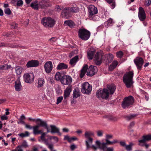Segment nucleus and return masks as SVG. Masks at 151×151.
Instances as JSON below:
<instances>
[{
	"instance_id": "obj_50",
	"label": "nucleus",
	"mask_w": 151,
	"mask_h": 151,
	"mask_svg": "<svg viewBox=\"0 0 151 151\" xmlns=\"http://www.w3.org/2000/svg\"><path fill=\"white\" fill-rule=\"evenodd\" d=\"M136 114H132L129 115V116H127L126 117L127 119L128 120H130L131 119H132L134 118L136 116Z\"/></svg>"
},
{
	"instance_id": "obj_53",
	"label": "nucleus",
	"mask_w": 151,
	"mask_h": 151,
	"mask_svg": "<svg viewBox=\"0 0 151 151\" xmlns=\"http://www.w3.org/2000/svg\"><path fill=\"white\" fill-rule=\"evenodd\" d=\"M113 137V136L111 134H106V136L105 140H109Z\"/></svg>"
},
{
	"instance_id": "obj_20",
	"label": "nucleus",
	"mask_w": 151,
	"mask_h": 151,
	"mask_svg": "<svg viewBox=\"0 0 151 151\" xmlns=\"http://www.w3.org/2000/svg\"><path fill=\"white\" fill-rule=\"evenodd\" d=\"M150 139H151V135L143 136V137L142 139L139 140V145L143 146V145L142 144V143H144L145 142L149 141Z\"/></svg>"
},
{
	"instance_id": "obj_18",
	"label": "nucleus",
	"mask_w": 151,
	"mask_h": 151,
	"mask_svg": "<svg viewBox=\"0 0 151 151\" xmlns=\"http://www.w3.org/2000/svg\"><path fill=\"white\" fill-rule=\"evenodd\" d=\"M95 51V50L93 48L88 49L87 52V56L89 59L92 60L93 58Z\"/></svg>"
},
{
	"instance_id": "obj_62",
	"label": "nucleus",
	"mask_w": 151,
	"mask_h": 151,
	"mask_svg": "<svg viewBox=\"0 0 151 151\" xmlns=\"http://www.w3.org/2000/svg\"><path fill=\"white\" fill-rule=\"evenodd\" d=\"M25 127L27 128H28L29 129H31L33 128V126H31L30 125L25 124Z\"/></svg>"
},
{
	"instance_id": "obj_6",
	"label": "nucleus",
	"mask_w": 151,
	"mask_h": 151,
	"mask_svg": "<svg viewBox=\"0 0 151 151\" xmlns=\"http://www.w3.org/2000/svg\"><path fill=\"white\" fill-rule=\"evenodd\" d=\"M55 22L54 20L50 17H45L42 20L43 25L46 27H52L54 25Z\"/></svg>"
},
{
	"instance_id": "obj_5",
	"label": "nucleus",
	"mask_w": 151,
	"mask_h": 151,
	"mask_svg": "<svg viewBox=\"0 0 151 151\" xmlns=\"http://www.w3.org/2000/svg\"><path fill=\"white\" fill-rule=\"evenodd\" d=\"M78 35L79 38L84 40H87L90 36V32L84 29H81L78 31Z\"/></svg>"
},
{
	"instance_id": "obj_26",
	"label": "nucleus",
	"mask_w": 151,
	"mask_h": 151,
	"mask_svg": "<svg viewBox=\"0 0 151 151\" xmlns=\"http://www.w3.org/2000/svg\"><path fill=\"white\" fill-rule=\"evenodd\" d=\"M15 72L17 75H20L23 70V68L21 66L19 65L16 66L15 67Z\"/></svg>"
},
{
	"instance_id": "obj_28",
	"label": "nucleus",
	"mask_w": 151,
	"mask_h": 151,
	"mask_svg": "<svg viewBox=\"0 0 151 151\" xmlns=\"http://www.w3.org/2000/svg\"><path fill=\"white\" fill-rule=\"evenodd\" d=\"M78 59V56H76L73 58L70 61V65L74 66L77 63Z\"/></svg>"
},
{
	"instance_id": "obj_57",
	"label": "nucleus",
	"mask_w": 151,
	"mask_h": 151,
	"mask_svg": "<svg viewBox=\"0 0 151 151\" xmlns=\"http://www.w3.org/2000/svg\"><path fill=\"white\" fill-rule=\"evenodd\" d=\"M76 146L73 144L71 145L70 146V149L72 150H74V149L76 148Z\"/></svg>"
},
{
	"instance_id": "obj_49",
	"label": "nucleus",
	"mask_w": 151,
	"mask_h": 151,
	"mask_svg": "<svg viewBox=\"0 0 151 151\" xmlns=\"http://www.w3.org/2000/svg\"><path fill=\"white\" fill-rule=\"evenodd\" d=\"M23 4V2L22 0H19L17 1V6H21Z\"/></svg>"
},
{
	"instance_id": "obj_12",
	"label": "nucleus",
	"mask_w": 151,
	"mask_h": 151,
	"mask_svg": "<svg viewBox=\"0 0 151 151\" xmlns=\"http://www.w3.org/2000/svg\"><path fill=\"white\" fill-rule=\"evenodd\" d=\"M39 62L37 60H32L29 61L26 64L28 68L37 67L39 65Z\"/></svg>"
},
{
	"instance_id": "obj_42",
	"label": "nucleus",
	"mask_w": 151,
	"mask_h": 151,
	"mask_svg": "<svg viewBox=\"0 0 151 151\" xmlns=\"http://www.w3.org/2000/svg\"><path fill=\"white\" fill-rule=\"evenodd\" d=\"M2 70H7L12 68L11 65H8L7 64L1 65Z\"/></svg>"
},
{
	"instance_id": "obj_54",
	"label": "nucleus",
	"mask_w": 151,
	"mask_h": 151,
	"mask_svg": "<svg viewBox=\"0 0 151 151\" xmlns=\"http://www.w3.org/2000/svg\"><path fill=\"white\" fill-rule=\"evenodd\" d=\"M151 3V0H145V5L147 6H149L150 5Z\"/></svg>"
},
{
	"instance_id": "obj_2",
	"label": "nucleus",
	"mask_w": 151,
	"mask_h": 151,
	"mask_svg": "<svg viewBox=\"0 0 151 151\" xmlns=\"http://www.w3.org/2000/svg\"><path fill=\"white\" fill-rule=\"evenodd\" d=\"M87 70V76H91L94 75L97 71L96 67L91 65L88 68V65H84L81 70L80 77L82 78L85 75Z\"/></svg>"
},
{
	"instance_id": "obj_46",
	"label": "nucleus",
	"mask_w": 151,
	"mask_h": 151,
	"mask_svg": "<svg viewBox=\"0 0 151 151\" xmlns=\"http://www.w3.org/2000/svg\"><path fill=\"white\" fill-rule=\"evenodd\" d=\"M20 147L26 148L28 146L27 142L26 140H24L21 145H20Z\"/></svg>"
},
{
	"instance_id": "obj_22",
	"label": "nucleus",
	"mask_w": 151,
	"mask_h": 151,
	"mask_svg": "<svg viewBox=\"0 0 151 151\" xmlns=\"http://www.w3.org/2000/svg\"><path fill=\"white\" fill-rule=\"evenodd\" d=\"M37 125H39V127H47V124L46 122L42 121L40 119H37L36 120Z\"/></svg>"
},
{
	"instance_id": "obj_35",
	"label": "nucleus",
	"mask_w": 151,
	"mask_h": 151,
	"mask_svg": "<svg viewBox=\"0 0 151 151\" xmlns=\"http://www.w3.org/2000/svg\"><path fill=\"white\" fill-rule=\"evenodd\" d=\"M37 1H35L34 2L31 3L30 6L35 9L38 10L39 8V4H37Z\"/></svg>"
},
{
	"instance_id": "obj_47",
	"label": "nucleus",
	"mask_w": 151,
	"mask_h": 151,
	"mask_svg": "<svg viewBox=\"0 0 151 151\" xmlns=\"http://www.w3.org/2000/svg\"><path fill=\"white\" fill-rule=\"evenodd\" d=\"M103 132L101 130H98L96 132V134L98 137H101L103 136Z\"/></svg>"
},
{
	"instance_id": "obj_64",
	"label": "nucleus",
	"mask_w": 151,
	"mask_h": 151,
	"mask_svg": "<svg viewBox=\"0 0 151 151\" xmlns=\"http://www.w3.org/2000/svg\"><path fill=\"white\" fill-rule=\"evenodd\" d=\"M19 122H18L19 124V123H21L22 124H25V123L24 122V121L23 120H22V119H19Z\"/></svg>"
},
{
	"instance_id": "obj_39",
	"label": "nucleus",
	"mask_w": 151,
	"mask_h": 151,
	"mask_svg": "<svg viewBox=\"0 0 151 151\" xmlns=\"http://www.w3.org/2000/svg\"><path fill=\"white\" fill-rule=\"evenodd\" d=\"M67 25L70 28L74 27L75 26V24L71 20H67Z\"/></svg>"
},
{
	"instance_id": "obj_3",
	"label": "nucleus",
	"mask_w": 151,
	"mask_h": 151,
	"mask_svg": "<svg viewBox=\"0 0 151 151\" xmlns=\"http://www.w3.org/2000/svg\"><path fill=\"white\" fill-rule=\"evenodd\" d=\"M133 75L134 73L132 71L126 73L124 75L123 81L127 88H130L132 86L133 83L132 81Z\"/></svg>"
},
{
	"instance_id": "obj_4",
	"label": "nucleus",
	"mask_w": 151,
	"mask_h": 151,
	"mask_svg": "<svg viewBox=\"0 0 151 151\" xmlns=\"http://www.w3.org/2000/svg\"><path fill=\"white\" fill-rule=\"evenodd\" d=\"M96 145H93L91 147L93 150H96L98 149L102 150L103 151H114L113 147H107L105 145V144L101 143L100 141L97 140L95 142Z\"/></svg>"
},
{
	"instance_id": "obj_25",
	"label": "nucleus",
	"mask_w": 151,
	"mask_h": 151,
	"mask_svg": "<svg viewBox=\"0 0 151 151\" xmlns=\"http://www.w3.org/2000/svg\"><path fill=\"white\" fill-rule=\"evenodd\" d=\"M51 132L52 133H57L60 136L61 135V133L59 132V129L54 125H51Z\"/></svg>"
},
{
	"instance_id": "obj_41",
	"label": "nucleus",
	"mask_w": 151,
	"mask_h": 151,
	"mask_svg": "<svg viewBox=\"0 0 151 151\" xmlns=\"http://www.w3.org/2000/svg\"><path fill=\"white\" fill-rule=\"evenodd\" d=\"M134 144L132 143H130L128 145L125 146L126 149L127 151H131L132 150V147Z\"/></svg>"
},
{
	"instance_id": "obj_16",
	"label": "nucleus",
	"mask_w": 151,
	"mask_h": 151,
	"mask_svg": "<svg viewBox=\"0 0 151 151\" xmlns=\"http://www.w3.org/2000/svg\"><path fill=\"white\" fill-rule=\"evenodd\" d=\"M138 17L139 19L142 21H144L146 18V14L145 11L141 7H139V8Z\"/></svg>"
},
{
	"instance_id": "obj_56",
	"label": "nucleus",
	"mask_w": 151,
	"mask_h": 151,
	"mask_svg": "<svg viewBox=\"0 0 151 151\" xmlns=\"http://www.w3.org/2000/svg\"><path fill=\"white\" fill-rule=\"evenodd\" d=\"M109 119L112 121H116L117 120V118L113 116H111L109 118Z\"/></svg>"
},
{
	"instance_id": "obj_31",
	"label": "nucleus",
	"mask_w": 151,
	"mask_h": 151,
	"mask_svg": "<svg viewBox=\"0 0 151 151\" xmlns=\"http://www.w3.org/2000/svg\"><path fill=\"white\" fill-rule=\"evenodd\" d=\"M66 69V64L64 63H59L56 67L57 70H62Z\"/></svg>"
},
{
	"instance_id": "obj_17",
	"label": "nucleus",
	"mask_w": 151,
	"mask_h": 151,
	"mask_svg": "<svg viewBox=\"0 0 151 151\" xmlns=\"http://www.w3.org/2000/svg\"><path fill=\"white\" fill-rule=\"evenodd\" d=\"M86 139L85 141V144L86 146V148L87 150H88L90 148H91L93 149V148L92 147V146L93 145L91 146L93 142V139L92 138H85Z\"/></svg>"
},
{
	"instance_id": "obj_30",
	"label": "nucleus",
	"mask_w": 151,
	"mask_h": 151,
	"mask_svg": "<svg viewBox=\"0 0 151 151\" xmlns=\"http://www.w3.org/2000/svg\"><path fill=\"white\" fill-rule=\"evenodd\" d=\"M37 83V87L38 88L42 87L43 86V84L45 83L44 80L42 78H39Z\"/></svg>"
},
{
	"instance_id": "obj_10",
	"label": "nucleus",
	"mask_w": 151,
	"mask_h": 151,
	"mask_svg": "<svg viewBox=\"0 0 151 151\" xmlns=\"http://www.w3.org/2000/svg\"><path fill=\"white\" fill-rule=\"evenodd\" d=\"M72 81V78L69 76H67V97L69 95L72 91V86L71 85Z\"/></svg>"
},
{
	"instance_id": "obj_40",
	"label": "nucleus",
	"mask_w": 151,
	"mask_h": 151,
	"mask_svg": "<svg viewBox=\"0 0 151 151\" xmlns=\"http://www.w3.org/2000/svg\"><path fill=\"white\" fill-rule=\"evenodd\" d=\"M18 135L20 137L23 138L26 137H27L29 136V134L28 132L26 131L25 132V133H21L20 134H18Z\"/></svg>"
},
{
	"instance_id": "obj_48",
	"label": "nucleus",
	"mask_w": 151,
	"mask_h": 151,
	"mask_svg": "<svg viewBox=\"0 0 151 151\" xmlns=\"http://www.w3.org/2000/svg\"><path fill=\"white\" fill-rule=\"evenodd\" d=\"M63 98L62 96L59 97L57 99L56 104H58L60 103L63 99Z\"/></svg>"
},
{
	"instance_id": "obj_14",
	"label": "nucleus",
	"mask_w": 151,
	"mask_h": 151,
	"mask_svg": "<svg viewBox=\"0 0 151 151\" xmlns=\"http://www.w3.org/2000/svg\"><path fill=\"white\" fill-rule=\"evenodd\" d=\"M23 77L26 83H31L34 81V77L32 74L31 75L28 73L25 74Z\"/></svg>"
},
{
	"instance_id": "obj_51",
	"label": "nucleus",
	"mask_w": 151,
	"mask_h": 151,
	"mask_svg": "<svg viewBox=\"0 0 151 151\" xmlns=\"http://www.w3.org/2000/svg\"><path fill=\"white\" fill-rule=\"evenodd\" d=\"M123 55V53L122 52L120 51L116 53V55L118 58H121L122 57Z\"/></svg>"
},
{
	"instance_id": "obj_8",
	"label": "nucleus",
	"mask_w": 151,
	"mask_h": 151,
	"mask_svg": "<svg viewBox=\"0 0 151 151\" xmlns=\"http://www.w3.org/2000/svg\"><path fill=\"white\" fill-rule=\"evenodd\" d=\"M134 102V98L131 96H129L125 97L124 99L122 104V106L123 108H125L133 104Z\"/></svg>"
},
{
	"instance_id": "obj_27",
	"label": "nucleus",
	"mask_w": 151,
	"mask_h": 151,
	"mask_svg": "<svg viewBox=\"0 0 151 151\" xmlns=\"http://www.w3.org/2000/svg\"><path fill=\"white\" fill-rule=\"evenodd\" d=\"M94 133L91 131H86L85 133L84 136L85 138H92L91 136H94Z\"/></svg>"
},
{
	"instance_id": "obj_63",
	"label": "nucleus",
	"mask_w": 151,
	"mask_h": 151,
	"mask_svg": "<svg viewBox=\"0 0 151 151\" xmlns=\"http://www.w3.org/2000/svg\"><path fill=\"white\" fill-rule=\"evenodd\" d=\"M76 132L78 134H80L82 133L83 131L82 130L78 129L77 130Z\"/></svg>"
},
{
	"instance_id": "obj_33",
	"label": "nucleus",
	"mask_w": 151,
	"mask_h": 151,
	"mask_svg": "<svg viewBox=\"0 0 151 151\" xmlns=\"http://www.w3.org/2000/svg\"><path fill=\"white\" fill-rule=\"evenodd\" d=\"M67 140L70 143H71L74 141L78 140V139L76 137L73 136L70 137L67 135Z\"/></svg>"
},
{
	"instance_id": "obj_13",
	"label": "nucleus",
	"mask_w": 151,
	"mask_h": 151,
	"mask_svg": "<svg viewBox=\"0 0 151 151\" xmlns=\"http://www.w3.org/2000/svg\"><path fill=\"white\" fill-rule=\"evenodd\" d=\"M134 62L136 65L137 69L139 70L141 69L144 63L142 58L140 57H137L134 60Z\"/></svg>"
},
{
	"instance_id": "obj_43",
	"label": "nucleus",
	"mask_w": 151,
	"mask_h": 151,
	"mask_svg": "<svg viewBox=\"0 0 151 151\" xmlns=\"http://www.w3.org/2000/svg\"><path fill=\"white\" fill-rule=\"evenodd\" d=\"M4 12L5 14L8 15H10L12 13V12L9 8H5L4 9Z\"/></svg>"
},
{
	"instance_id": "obj_29",
	"label": "nucleus",
	"mask_w": 151,
	"mask_h": 151,
	"mask_svg": "<svg viewBox=\"0 0 151 151\" xmlns=\"http://www.w3.org/2000/svg\"><path fill=\"white\" fill-rule=\"evenodd\" d=\"M80 96V92L79 89L78 88H75L73 91V98H76Z\"/></svg>"
},
{
	"instance_id": "obj_59",
	"label": "nucleus",
	"mask_w": 151,
	"mask_h": 151,
	"mask_svg": "<svg viewBox=\"0 0 151 151\" xmlns=\"http://www.w3.org/2000/svg\"><path fill=\"white\" fill-rule=\"evenodd\" d=\"M50 139H53L56 142L58 141V138L57 137L55 136H52L50 137Z\"/></svg>"
},
{
	"instance_id": "obj_38",
	"label": "nucleus",
	"mask_w": 151,
	"mask_h": 151,
	"mask_svg": "<svg viewBox=\"0 0 151 151\" xmlns=\"http://www.w3.org/2000/svg\"><path fill=\"white\" fill-rule=\"evenodd\" d=\"M63 72H62L61 74L59 72H57L55 75V78L56 80L57 81L60 80L62 77V75L63 76Z\"/></svg>"
},
{
	"instance_id": "obj_24",
	"label": "nucleus",
	"mask_w": 151,
	"mask_h": 151,
	"mask_svg": "<svg viewBox=\"0 0 151 151\" xmlns=\"http://www.w3.org/2000/svg\"><path fill=\"white\" fill-rule=\"evenodd\" d=\"M114 56L113 55L109 54H106L105 55V60L107 63H110L113 60Z\"/></svg>"
},
{
	"instance_id": "obj_9",
	"label": "nucleus",
	"mask_w": 151,
	"mask_h": 151,
	"mask_svg": "<svg viewBox=\"0 0 151 151\" xmlns=\"http://www.w3.org/2000/svg\"><path fill=\"white\" fill-rule=\"evenodd\" d=\"M88 17L90 18L98 13L97 8L93 5H90L88 7Z\"/></svg>"
},
{
	"instance_id": "obj_23",
	"label": "nucleus",
	"mask_w": 151,
	"mask_h": 151,
	"mask_svg": "<svg viewBox=\"0 0 151 151\" xmlns=\"http://www.w3.org/2000/svg\"><path fill=\"white\" fill-rule=\"evenodd\" d=\"M39 8L41 9H46L49 6L48 3L44 1H42L39 3Z\"/></svg>"
},
{
	"instance_id": "obj_15",
	"label": "nucleus",
	"mask_w": 151,
	"mask_h": 151,
	"mask_svg": "<svg viewBox=\"0 0 151 151\" xmlns=\"http://www.w3.org/2000/svg\"><path fill=\"white\" fill-rule=\"evenodd\" d=\"M102 59V55L101 54L98 52L96 53L94 58V60L96 64L97 65H99L101 63Z\"/></svg>"
},
{
	"instance_id": "obj_36",
	"label": "nucleus",
	"mask_w": 151,
	"mask_h": 151,
	"mask_svg": "<svg viewBox=\"0 0 151 151\" xmlns=\"http://www.w3.org/2000/svg\"><path fill=\"white\" fill-rule=\"evenodd\" d=\"M69 11L73 13H75L78 12L79 11V9L78 7H74L69 8H67V11Z\"/></svg>"
},
{
	"instance_id": "obj_44",
	"label": "nucleus",
	"mask_w": 151,
	"mask_h": 151,
	"mask_svg": "<svg viewBox=\"0 0 151 151\" xmlns=\"http://www.w3.org/2000/svg\"><path fill=\"white\" fill-rule=\"evenodd\" d=\"M113 19L111 18H109L108 20L105 22V24H107V25L109 26L114 23Z\"/></svg>"
},
{
	"instance_id": "obj_55",
	"label": "nucleus",
	"mask_w": 151,
	"mask_h": 151,
	"mask_svg": "<svg viewBox=\"0 0 151 151\" xmlns=\"http://www.w3.org/2000/svg\"><path fill=\"white\" fill-rule=\"evenodd\" d=\"M47 146H48V147L52 151L53 150V145L52 144H49Z\"/></svg>"
},
{
	"instance_id": "obj_19",
	"label": "nucleus",
	"mask_w": 151,
	"mask_h": 151,
	"mask_svg": "<svg viewBox=\"0 0 151 151\" xmlns=\"http://www.w3.org/2000/svg\"><path fill=\"white\" fill-rule=\"evenodd\" d=\"M14 87L15 90L17 91H19L21 90L22 88V86L20 81V79L18 78L15 82Z\"/></svg>"
},
{
	"instance_id": "obj_1",
	"label": "nucleus",
	"mask_w": 151,
	"mask_h": 151,
	"mask_svg": "<svg viewBox=\"0 0 151 151\" xmlns=\"http://www.w3.org/2000/svg\"><path fill=\"white\" fill-rule=\"evenodd\" d=\"M108 89L104 88L103 90H98L96 93V96L99 98H101L102 99H106L108 98L110 93L113 94L116 89V87L114 85H108Z\"/></svg>"
},
{
	"instance_id": "obj_37",
	"label": "nucleus",
	"mask_w": 151,
	"mask_h": 151,
	"mask_svg": "<svg viewBox=\"0 0 151 151\" xmlns=\"http://www.w3.org/2000/svg\"><path fill=\"white\" fill-rule=\"evenodd\" d=\"M106 143H103L105 144V145H112L117 142L116 140H114L112 141H111L109 140H105Z\"/></svg>"
},
{
	"instance_id": "obj_60",
	"label": "nucleus",
	"mask_w": 151,
	"mask_h": 151,
	"mask_svg": "<svg viewBox=\"0 0 151 151\" xmlns=\"http://www.w3.org/2000/svg\"><path fill=\"white\" fill-rule=\"evenodd\" d=\"M22 147H20V145L18 146L17 147V151H23L22 148Z\"/></svg>"
},
{
	"instance_id": "obj_34",
	"label": "nucleus",
	"mask_w": 151,
	"mask_h": 151,
	"mask_svg": "<svg viewBox=\"0 0 151 151\" xmlns=\"http://www.w3.org/2000/svg\"><path fill=\"white\" fill-rule=\"evenodd\" d=\"M61 83L63 84H66V75L65 72H63V75L60 80Z\"/></svg>"
},
{
	"instance_id": "obj_45",
	"label": "nucleus",
	"mask_w": 151,
	"mask_h": 151,
	"mask_svg": "<svg viewBox=\"0 0 151 151\" xmlns=\"http://www.w3.org/2000/svg\"><path fill=\"white\" fill-rule=\"evenodd\" d=\"M66 16V8H64V9L62 11L61 15V17L62 18H65Z\"/></svg>"
},
{
	"instance_id": "obj_11",
	"label": "nucleus",
	"mask_w": 151,
	"mask_h": 151,
	"mask_svg": "<svg viewBox=\"0 0 151 151\" xmlns=\"http://www.w3.org/2000/svg\"><path fill=\"white\" fill-rule=\"evenodd\" d=\"M44 67L46 73H50L53 68V65L52 62L50 61H47L45 64Z\"/></svg>"
},
{
	"instance_id": "obj_58",
	"label": "nucleus",
	"mask_w": 151,
	"mask_h": 151,
	"mask_svg": "<svg viewBox=\"0 0 151 151\" xmlns=\"http://www.w3.org/2000/svg\"><path fill=\"white\" fill-rule=\"evenodd\" d=\"M1 119L2 120H7L8 119V117L6 116L5 115H3L1 116Z\"/></svg>"
},
{
	"instance_id": "obj_21",
	"label": "nucleus",
	"mask_w": 151,
	"mask_h": 151,
	"mask_svg": "<svg viewBox=\"0 0 151 151\" xmlns=\"http://www.w3.org/2000/svg\"><path fill=\"white\" fill-rule=\"evenodd\" d=\"M40 127L39 125H35L33 126V132L34 135L41 134L42 133V131L39 129Z\"/></svg>"
},
{
	"instance_id": "obj_7",
	"label": "nucleus",
	"mask_w": 151,
	"mask_h": 151,
	"mask_svg": "<svg viewBox=\"0 0 151 151\" xmlns=\"http://www.w3.org/2000/svg\"><path fill=\"white\" fill-rule=\"evenodd\" d=\"M92 87L88 82L83 83L81 86V91L84 94H89L92 91Z\"/></svg>"
},
{
	"instance_id": "obj_52",
	"label": "nucleus",
	"mask_w": 151,
	"mask_h": 151,
	"mask_svg": "<svg viewBox=\"0 0 151 151\" xmlns=\"http://www.w3.org/2000/svg\"><path fill=\"white\" fill-rule=\"evenodd\" d=\"M41 134H42L40 137V138L43 141V140H45V137L46 135V133L42 132Z\"/></svg>"
},
{
	"instance_id": "obj_32",
	"label": "nucleus",
	"mask_w": 151,
	"mask_h": 151,
	"mask_svg": "<svg viewBox=\"0 0 151 151\" xmlns=\"http://www.w3.org/2000/svg\"><path fill=\"white\" fill-rule=\"evenodd\" d=\"M118 64V62L117 61H114L109 66V70L110 71L113 70L117 66Z\"/></svg>"
},
{
	"instance_id": "obj_61",
	"label": "nucleus",
	"mask_w": 151,
	"mask_h": 151,
	"mask_svg": "<svg viewBox=\"0 0 151 151\" xmlns=\"http://www.w3.org/2000/svg\"><path fill=\"white\" fill-rule=\"evenodd\" d=\"M56 40L57 39L55 37H52L49 39V40L52 42H55Z\"/></svg>"
}]
</instances>
